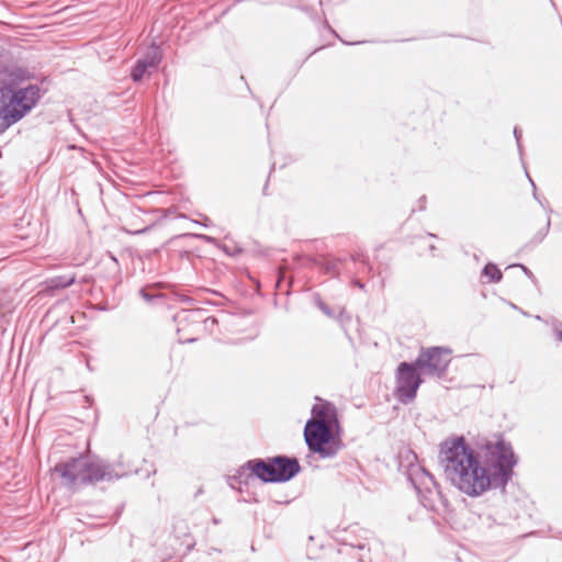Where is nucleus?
Instances as JSON below:
<instances>
[{
	"instance_id": "nucleus-1",
	"label": "nucleus",
	"mask_w": 562,
	"mask_h": 562,
	"mask_svg": "<svg viewBox=\"0 0 562 562\" xmlns=\"http://www.w3.org/2000/svg\"><path fill=\"white\" fill-rule=\"evenodd\" d=\"M519 462L504 434L482 438L473 448L463 435H452L439 443L438 464L446 479L469 497L487 492H506Z\"/></svg>"
},
{
	"instance_id": "nucleus-2",
	"label": "nucleus",
	"mask_w": 562,
	"mask_h": 562,
	"mask_svg": "<svg viewBox=\"0 0 562 562\" xmlns=\"http://www.w3.org/2000/svg\"><path fill=\"white\" fill-rule=\"evenodd\" d=\"M341 425L334 403L315 396L311 417L306 420L303 437L308 449L306 461L311 464L314 456L318 459L335 458L345 447L341 439Z\"/></svg>"
},
{
	"instance_id": "nucleus-3",
	"label": "nucleus",
	"mask_w": 562,
	"mask_h": 562,
	"mask_svg": "<svg viewBox=\"0 0 562 562\" xmlns=\"http://www.w3.org/2000/svg\"><path fill=\"white\" fill-rule=\"evenodd\" d=\"M53 471L61 479L63 486L72 488L95 485L99 482H115L128 475L120 461L110 462L97 454L78 453L55 464Z\"/></svg>"
},
{
	"instance_id": "nucleus-4",
	"label": "nucleus",
	"mask_w": 562,
	"mask_h": 562,
	"mask_svg": "<svg viewBox=\"0 0 562 562\" xmlns=\"http://www.w3.org/2000/svg\"><path fill=\"white\" fill-rule=\"evenodd\" d=\"M41 89L37 85L13 89L0 88V133L23 119L38 102Z\"/></svg>"
},
{
	"instance_id": "nucleus-5",
	"label": "nucleus",
	"mask_w": 562,
	"mask_h": 562,
	"mask_svg": "<svg viewBox=\"0 0 562 562\" xmlns=\"http://www.w3.org/2000/svg\"><path fill=\"white\" fill-rule=\"evenodd\" d=\"M406 477L425 508L440 516H445L449 512L448 499L441 493L435 476L427 469L419 464H409Z\"/></svg>"
},
{
	"instance_id": "nucleus-6",
	"label": "nucleus",
	"mask_w": 562,
	"mask_h": 562,
	"mask_svg": "<svg viewBox=\"0 0 562 562\" xmlns=\"http://www.w3.org/2000/svg\"><path fill=\"white\" fill-rule=\"evenodd\" d=\"M423 375L424 373L417 368L414 360L402 361L397 364L394 395L401 404L407 405L416 398L418 389L424 383Z\"/></svg>"
},
{
	"instance_id": "nucleus-7",
	"label": "nucleus",
	"mask_w": 562,
	"mask_h": 562,
	"mask_svg": "<svg viewBox=\"0 0 562 562\" xmlns=\"http://www.w3.org/2000/svg\"><path fill=\"white\" fill-rule=\"evenodd\" d=\"M452 349L448 346L422 347L415 364L424 375L443 379L452 361Z\"/></svg>"
},
{
	"instance_id": "nucleus-8",
	"label": "nucleus",
	"mask_w": 562,
	"mask_h": 562,
	"mask_svg": "<svg viewBox=\"0 0 562 562\" xmlns=\"http://www.w3.org/2000/svg\"><path fill=\"white\" fill-rule=\"evenodd\" d=\"M239 479L244 480H259L263 484L273 483L274 481V470L271 463V457L267 458H254L247 460L243 464L241 474L238 475Z\"/></svg>"
},
{
	"instance_id": "nucleus-9",
	"label": "nucleus",
	"mask_w": 562,
	"mask_h": 562,
	"mask_svg": "<svg viewBox=\"0 0 562 562\" xmlns=\"http://www.w3.org/2000/svg\"><path fill=\"white\" fill-rule=\"evenodd\" d=\"M271 463L274 470L276 484L291 481L302 470L297 458L294 456L276 454L271 457Z\"/></svg>"
},
{
	"instance_id": "nucleus-10",
	"label": "nucleus",
	"mask_w": 562,
	"mask_h": 562,
	"mask_svg": "<svg viewBox=\"0 0 562 562\" xmlns=\"http://www.w3.org/2000/svg\"><path fill=\"white\" fill-rule=\"evenodd\" d=\"M130 218L124 220V224L122 225V229L131 235H142L150 232L156 226H161L166 224L170 220V215L172 213H161V215L149 222H145L142 220L143 225H139L138 222L140 218L135 213H126Z\"/></svg>"
},
{
	"instance_id": "nucleus-11",
	"label": "nucleus",
	"mask_w": 562,
	"mask_h": 562,
	"mask_svg": "<svg viewBox=\"0 0 562 562\" xmlns=\"http://www.w3.org/2000/svg\"><path fill=\"white\" fill-rule=\"evenodd\" d=\"M551 214H552V216H549V215L544 216L543 226L538 229V232L533 235V237L530 239V241L526 246H529V245L537 246L540 243H542V240L547 236L552 224L555 229L562 232V213H551Z\"/></svg>"
},
{
	"instance_id": "nucleus-12",
	"label": "nucleus",
	"mask_w": 562,
	"mask_h": 562,
	"mask_svg": "<svg viewBox=\"0 0 562 562\" xmlns=\"http://www.w3.org/2000/svg\"><path fill=\"white\" fill-rule=\"evenodd\" d=\"M76 282V276H56L46 281V289L50 292L59 291L71 286Z\"/></svg>"
},
{
	"instance_id": "nucleus-13",
	"label": "nucleus",
	"mask_w": 562,
	"mask_h": 562,
	"mask_svg": "<svg viewBox=\"0 0 562 562\" xmlns=\"http://www.w3.org/2000/svg\"><path fill=\"white\" fill-rule=\"evenodd\" d=\"M175 220H183L186 221V226L183 228L189 229L191 226H203L205 228H210L213 226V222L205 215V213H196L200 218H190L184 213H175Z\"/></svg>"
},
{
	"instance_id": "nucleus-14",
	"label": "nucleus",
	"mask_w": 562,
	"mask_h": 562,
	"mask_svg": "<svg viewBox=\"0 0 562 562\" xmlns=\"http://www.w3.org/2000/svg\"><path fill=\"white\" fill-rule=\"evenodd\" d=\"M161 58L162 55L160 47L156 44H151L139 59H142L149 68L155 70L160 64Z\"/></svg>"
},
{
	"instance_id": "nucleus-15",
	"label": "nucleus",
	"mask_w": 562,
	"mask_h": 562,
	"mask_svg": "<svg viewBox=\"0 0 562 562\" xmlns=\"http://www.w3.org/2000/svg\"><path fill=\"white\" fill-rule=\"evenodd\" d=\"M481 277L486 278L485 283H498L503 280V271L495 262L488 261L482 268Z\"/></svg>"
},
{
	"instance_id": "nucleus-16",
	"label": "nucleus",
	"mask_w": 562,
	"mask_h": 562,
	"mask_svg": "<svg viewBox=\"0 0 562 562\" xmlns=\"http://www.w3.org/2000/svg\"><path fill=\"white\" fill-rule=\"evenodd\" d=\"M345 260L341 258L323 257L321 258L318 268L335 278L339 276V267Z\"/></svg>"
},
{
	"instance_id": "nucleus-17",
	"label": "nucleus",
	"mask_w": 562,
	"mask_h": 562,
	"mask_svg": "<svg viewBox=\"0 0 562 562\" xmlns=\"http://www.w3.org/2000/svg\"><path fill=\"white\" fill-rule=\"evenodd\" d=\"M366 550V544L359 543L357 546L344 543L341 548L338 550L339 553L351 555L352 559L357 560V562L364 561V554L359 553V551Z\"/></svg>"
},
{
	"instance_id": "nucleus-18",
	"label": "nucleus",
	"mask_w": 562,
	"mask_h": 562,
	"mask_svg": "<svg viewBox=\"0 0 562 562\" xmlns=\"http://www.w3.org/2000/svg\"><path fill=\"white\" fill-rule=\"evenodd\" d=\"M186 238L202 239L205 243L212 244V245H216L217 244V239L215 237H213V236L205 235V234H200V233H191V232H187V233H182V234L176 235L172 238H170V240L168 243L171 244L175 240L186 239Z\"/></svg>"
},
{
	"instance_id": "nucleus-19",
	"label": "nucleus",
	"mask_w": 562,
	"mask_h": 562,
	"mask_svg": "<svg viewBox=\"0 0 562 562\" xmlns=\"http://www.w3.org/2000/svg\"><path fill=\"white\" fill-rule=\"evenodd\" d=\"M241 471H243V464L236 470L235 474L226 476V482H227L228 486L232 487L233 490H237L239 492L243 491L241 486H248L250 484V480H246L244 482V480L238 477V475L241 474Z\"/></svg>"
},
{
	"instance_id": "nucleus-20",
	"label": "nucleus",
	"mask_w": 562,
	"mask_h": 562,
	"mask_svg": "<svg viewBox=\"0 0 562 562\" xmlns=\"http://www.w3.org/2000/svg\"><path fill=\"white\" fill-rule=\"evenodd\" d=\"M153 71L142 59H137L135 67L131 72V77L134 81H140L145 74H150Z\"/></svg>"
},
{
	"instance_id": "nucleus-21",
	"label": "nucleus",
	"mask_w": 562,
	"mask_h": 562,
	"mask_svg": "<svg viewBox=\"0 0 562 562\" xmlns=\"http://www.w3.org/2000/svg\"><path fill=\"white\" fill-rule=\"evenodd\" d=\"M155 286H156V284H150V285H147V286H143V288L139 289L138 294L140 295V297L143 300H145L148 303H151L154 300L160 297L159 294L150 293L149 292V289L150 288H155Z\"/></svg>"
},
{
	"instance_id": "nucleus-22",
	"label": "nucleus",
	"mask_w": 562,
	"mask_h": 562,
	"mask_svg": "<svg viewBox=\"0 0 562 562\" xmlns=\"http://www.w3.org/2000/svg\"><path fill=\"white\" fill-rule=\"evenodd\" d=\"M315 303L317 305V307L329 318H335L336 317V313L335 311L328 305L326 304L319 295H317L315 297Z\"/></svg>"
},
{
	"instance_id": "nucleus-23",
	"label": "nucleus",
	"mask_w": 562,
	"mask_h": 562,
	"mask_svg": "<svg viewBox=\"0 0 562 562\" xmlns=\"http://www.w3.org/2000/svg\"><path fill=\"white\" fill-rule=\"evenodd\" d=\"M295 260L297 262H302L304 266L308 267H317L319 266L321 259L313 257V256H306V255H296Z\"/></svg>"
},
{
	"instance_id": "nucleus-24",
	"label": "nucleus",
	"mask_w": 562,
	"mask_h": 562,
	"mask_svg": "<svg viewBox=\"0 0 562 562\" xmlns=\"http://www.w3.org/2000/svg\"><path fill=\"white\" fill-rule=\"evenodd\" d=\"M251 251L254 252V255L258 257H268L270 256L271 248H266L262 245H260L257 240H252Z\"/></svg>"
},
{
	"instance_id": "nucleus-25",
	"label": "nucleus",
	"mask_w": 562,
	"mask_h": 562,
	"mask_svg": "<svg viewBox=\"0 0 562 562\" xmlns=\"http://www.w3.org/2000/svg\"><path fill=\"white\" fill-rule=\"evenodd\" d=\"M350 259L352 261H355V262H357V261L361 262L364 266V268L367 269L368 272L372 271V267L369 263L368 257L364 256L363 254H360V252L352 254L350 256Z\"/></svg>"
},
{
	"instance_id": "nucleus-26",
	"label": "nucleus",
	"mask_w": 562,
	"mask_h": 562,
	"mask_svg": "<svg viewBox=\"0 0 562 562\" xmlns=\"http://www.w3.org/2000/svg\"><path fill=\"white\" fill-rule=\"evenodd\" d=\"M512 267H519L527 278H529L533 283H537V278L535 277L532 271L524 263H515V265L508 266V268H512Z\"/></svg>"
},
{
	"instance_id": "nucleus-27",
	"label": "nucleus",
	"mask_w": 562,
	"mask_h": 562,
	"mask_svg": "<svg viewBox=\"0 0 562 562\" xmlns=\"http://www.w3.org/2000/svg\"><path fill=\"white\" fill-rule=\"evenodd\" d=\"M182 330L183 329L181 327L177 328L179 344H192V342H195L198 340L196 337H186V336H183L182 335Z\"/></svg>"
},
{
	"instance_id": "nucleus-28",
	"label": "nucleus",
	"mask_w": 562,
	"mask_h": 562,
	"mask_svg": "<svg viewBox=\"0 0 562 562\" xmlns=\"http://www.w3.org/2000/svg\"><path fill=\"white\" fill-rule=\"evenodd\" d=\"M196 315H198L196 312H190V313L184 312L183 314H178L176 316V321H178V323L181 324L183 321H190V319L193 321V317Z\"/></svg>"
},
{
	"instance_id": "nucleus-29",
	"label": "nucleus",
	"mask_w": 562,
	"mask_h": 562,
	"mask_svg": "<svg viewBox=\"0 0 562 562\" xmlns=\"http://www.w3.org/2000/svg\"><path fill=\"white\" fill-rule=\"evenodd\" d=\"M178 254V257L181 259V260H191L192 257H193V251L192 250H179L177 251Z\"/></svg>"
},
{
	"instance_id": "nucleus-30",
	"label": "nucleus",
	"mask_w": 562,
	"mask_h": 562,
	"mask_svg": "<svg viewBox=\"0 0 562 562\" xmlns=\"http://www.w3.org/2000/svg\"><path fill=\"white\" fill-rule=\"evenodd\" d=\"M335 319L339 321V323L342 324L345 322V319H347V321L350 319V315L346 313L345 308H340L339 313L336 314Z\"/></svg>"
},
{
	"instance_id": "nucleus-31",
	"label": "nucleus",
	"mask_w": 562,
	"mask_h": 562,
	"mask_svg": "<svg viewBox=\"0 0 562 562\" xmlns=\"http://www.w3.org/2000/svg\"><path fill=\"white\" fill-rule=\"evenodd\" d=\"M204 326L206 329L217 324V318L215 316H209L204 319Z\"/></svg>"
},
{
	"instance_id": "nucleus-32",
	"label": "nucleus",
	"mask_w": 562,
	"mask_h": 562,
	"mask_svg": "<svg viewBox=\"0 0 562 562\" xmlns=\"http://www.w3.org/2000/svg\"><path fill=\"white\" fill-rule=\"evenodd\" d=\"M351 284L360 290H364L366 284L358 279H352Z\"/></svg>"
},
{
	"instance_id": "nucleus-33",
	"label": "nucleus",
	"mask_w": 562,
	"mask_h": 562,
	"mask_svg": "<svg viewBox=\"0 0 562 562\" xmlns=\"http://www.w3.org/2000/svg\"><path fill=\"white\" fill-rule=\"evenodd\" d=\"M514 135H515L518 146H520L521 131L518 127L514 128Z\"/></svg>"
},
{
	"instance_id": "nucleus-34",
	"label": "nucleus",
	"mask_w": 562,
	"mask_h": 562,
	"mask_svg": "<svg viewBox=\"0 0 562 562\" xmlns=\"http://www.w3.org/2000/svg\"><path fill=\"white\" fill-rule=\"evenodd\" d=\"M428 249H429L431 256L435 257L437 247L434 244H431V245H429Z\"/></svg>"
},
{
	"instance_id": "nucleus-35",
	"label": "nucleus",
	"mask_w": 562,
	"mask_h": 562,
	"mask_svg": "<svg viewBox=\"0 0 562 562\" xmlns=\"http://www.w3.org/2000/svg\"><path fill=\"white\" fill-rule=\"evenodd\" d=\"M110 258L115 263V267L119 268L120 263H119L117 258L113 254H110Z\"/></svg>"
},
{
	"instance_id": "nucleus-36",
	"label": "nucleus",
	"mask_w": 562,
	"mask_h": 562,
	"mask_svg": "<svg viewBox=\"0 0 562 562\" xmlns=\"http://www.w3.org/2000/svg\"><path fill=\"white\" fill-rule=\"evenodd\" d=\"M85 402L88 404V405H91V403L93 402L92 397L87 395L85 396Z\"/></svg>"
},
{
	"instance_id": "nucleus-37",
	"label": "nucleus",
	"mask_w": 562,
	"mask_h": 562,
	"mask_svg": "<svg viewBox=\"0 0 562 562\" xmlns=\"http://www.w3.org/2000/svg\"><path fill=\"white\" fill-rule=\"evenodd\" d=\"M426 236H427V237H430V238H435V239H437V238H438V235H436V234H434V233H430V232H427V233H426Z\"/></svg>"
},
{
	"instance_id": "nucleus-38",
	"label": "nucleus",
	"mask_w": 562,
	"mask_h": 562,
	"mask_svg": "<svg viewBox=\"0 0 562 562\" xmlns=\"http://www.w3.org/2000/svg\"><path fill=\"white\" fill-rule=\"evenodd\" d=\"M557 338L562 342V331L558 330L555 333Z\"/></svg>"
},
{
	"instance_id": "nucleus-39",
	"label": "nucleus",
	"mask_w": 562,
	"mask_h": 562,
	"mask_svg": "<svg viewBox=\"0 0 562 562\" xmlns=\"http://www.w3.org/2000/svg\"><path fill=\"white\" fill-rule=\"evenodd\" d=\"M513 308L515 310H518V307L515 305V304H510ZM519 311L524 314V315H527L526 312H524L522 310L519 308Z\"/></svg>"
},
{
	"instance_id": "nucleus-40",
	"label": "nucleus",
	"mask_w": 562,
	"mask_h": 562,
	"mask_svg": "<svg viewBox=\"0 0 562 562\" xmlns=\"http://www.w3.org/2000/svg\"><path fill=\"white\" fill-rule=\"evenodd\" d=\"M277 503H279V504H289L290 501H284V502L278 501Z\"/></svg>"
},
{
	"instance_id": "nucleus-41",
	"label": "nucleus",
	"mask_w": 562,
	"mask_h": 562,
	"mask_svg": "<svg viewBox=\"0 0 562 562\" xmlns=\"http://www.w3.org/2000/svg\"><path fill=\"white\" fill-rule=\"evenodd\" d=\"M473 258H474V260H476V261H479V260H480V258H479V256H477L476 254H474V255H473Z\"/></svg>"
}]
</instances>
